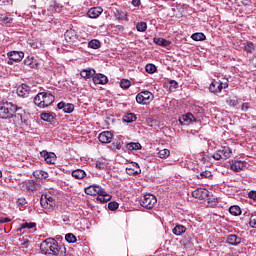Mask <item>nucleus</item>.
I'll return each mask as SVG.
<instances>
[{"instance_id":"64","label":"nucleus","mask_w":256,"mask_h":256,"mask_svg":"<svg viewBox=\"0 0 256 256\" xmlns=\"http://www.w3.org/2000/svg\"><path fill=\"white\" fill-rule=\"evenodd\" d=\"M1 177H3V172H1V170H0V178H1Z\"/></svg>"},{"instance_id":"2","label":"nucleus","mask_w":256,"mask_h":256,"mask_svg":"<svg viewBox=\"0 0 256 256\" xmlns=\"http://www.w3.org/2000/svg\"><path fill=\"white\" fill-rule=\"evenodd\" d=\"M17 105L11 102H4L0 105V119H13Z\"/></svg>"},{"instance_id":"31","label":"nucleus","mask_w":256,"mask_h":256,"mask_svg":"<svg viewBox=\"0 0 256 256\" xmlns=\"http://www.w3.org/2000/svg\"><path fill=\"white\" fill-rule=\"evenodd\" d=\"M33 175L36 179H47L49 177V174L43 170H36Z\"/></svg>"},{"instance_id":"35","label":"nucleus","mask_w":256,"mask_h":256,"mask_svg":"<svg viewBox=\"0 0 256 256\" xmlns=\"http://www.w3.org/2000/svg\"><path fill=\"white\" fill-rule=\"evenodd\" d=\"M191 39H193V41H205L207 37L205 36V34L198 32V33L192 34Z\"/></svg>"},{"instance_id":"10","label":"nucleus","mask_w":256,"mask_h":256,"mask_svg":"<svg viewBox=\"0 0 256 256\" xmlns=\"http://www.w3.org/2000/svg\"><path fill=\"white\" fill-rule=\"evenodd\" d=\"M17 95L18 97H22V99H26V97H29V95H31V87H29L27 84H22L18 86Z\"/></svg>"},{"instance_id":"41","label":"nucleus","mask_w":256,"mask_h":256,"mask_svg":"<svg viewBox=\"0 0 256 256\" xmlns=\"http://www.w3.org/2000/svg\"><path fill=\"white\" fill-rule=\"evenodd\" d=\"M136 29L137 31H139L140 33H144V31H147V22H139L136 25Z\"/></svg>"},{"instance_id":"6","label":"nucleus","mask_w":256,"mask_h":256,"mask_svg":"<svg viewBox=\"0 0 256 256\" xmlns=\"http://www.w3.org/2000/svg\"><path fill=\"white\" fill-rule=\"evenodd\" d=\"M155 99V96L150 91H142L136 95V103L139 105H149L151 101Z\"/></svg>"},{"instance_id":"50","label":"nucleus","mask_w":256,"mask_h":256,"mask_svg":"<svg viewBox=\"0 0 256 256\" xmlns=\"http://www.w3.org/2000/svg\"><path fill=\"white\" fill-rule=\"evenodd\" d=\"M35 227H37V224L33 222H30V223L25 222L21 225V229H35Z\"/></svg>"},{"instance_id":"53","label":"nucleus","mask_w":256,"mask_h":256,"mask_svg":"<svg viewBox=\"0 0 256 256\" xmlns=\"http://www.w3.org/2000/svg\"><path fill=\"white\" fill-rule=\"evenodd\" d=\"M16 203L19 207H24V205H27V200L25 198H19Z\"/></svg>"},{"instance_id":"13","label":"nucleus","mask_w":256,"mask_h":256,"mask_svg":"<svg viewBox=\"0 0 256 256\" xmlns=\"http://www.w3.org/2000/svg\"><path fill=\"white\" fill-rule=\"evenodd\" d=\"M92 81L95 85H107V83H109V78L103 74H95Z\"/></svg>"},{"instance_id":"14","label":"nucleus","mask_w":256,"mask_h":256,"mask_svg":"<svg viewBox=\"0 0 256 256\" xmlns=\"http://www.w3.org/2000/svg\"><path fill=\"white\" fill-rule=\"evenodd\" d=\"M85 193L86 195L95 196V195H99V193H104V192L101 186L90 185L85 189Z\"/></svg>"},{"instance_id":"45","label":"nucleus","mask_w":256,"mask_h":256,"mask_svg":"<svg viewBox=\"0 0 256 256\" xmlns=\"http://www.w3.org/2000/svg\"><path fill=\"white\" fill-rule=\"evenodd\" d=\"M120 87L121 89H129V87H131V81L127 79H122L120 81Z\"/></svg>"},{"instance_id":"40","label":"nucleus","mask_w":256,"mask_h":256,"mask_svg":"<svg viewBox=\"0 0 256 256\" xmlns=\"http://www.w3.org/2000/svg\"><path fill=\"white\" fill-rule=\"evenodd\" d=\"M169 155H171V151H169V149H162L158 152V157L160 159H167Z\"/></svg>"},{"instance_id":"49","label":"nucleus","mask_w":256,"mask_h":256,"mask_svg":"<svg viewBox=\"0 0 256 256\" xmlns=\"http://www.w3.org/2000/svg\"><path fill=\"white\" fill-rule=\"evenodd\" d=\"M108 209L110 211H117V209H119V203L112 201L108 203Z\"/></svg>"},{"instance_id":"23","label":"nucleus","mask_w":256,"mask_h":256,"mask_svg":"<svg viewBox=\"0 0 256 256\" xmlns=\"http://www.w3.org/2000/svg\"><path fill=\"white\" fill-rule=\"evenodd\" d=\"M245 168V163L242 161H236L231 164L230 169L234 171V173H239V171H243Z\"/></svg>"},{"instance_id":"21","label":"nucleus","mask_w":256,"mask_h":256,"mask_svg":"<svg viewBox=\"0 0 256 256\" xmlns=\"http://www.w3.org/2000/svg\"><path fill=\"white\" fill-rule=\"evenodd\" d=\"M186 231H187V228L181 224H176V226L172 229V233L173 235H176V237H181V235Z\"/></svg>"},{"instance_id":"37","label":"nucleus","mask_w":256,"mask_h":256,"mask_svg":"<svg viewBox=\"0 0 256 256\" xmlns=\"http://www.w3.org/2000/svg\"><path fill=\"white\" fill-rule=\"evenodd\" d=\"M25 115V111L22 108L17 107V110L14 113V117H17V119H20L21 123H23L25 120H23V117Z\"/></svg>"},{"instance_id":"52","label":"nucleus","mask_w":256,"mask_h":256,"mask_svg":"<svg viewBox=\"0 0 256 256\" xmlns=\"http://www.w3.org/2000/svg\"><path fill=\"white\" fill-rule=\"evenodd\" d=\"M249 109H251V104H249L248 102H244L241 105V111H243L244 113H247V111H249Z\"/></svg>"},{"instance_id":"60","label":"nucleus","mask_w":256,"mask_h":256,"mask_svg":"<svg viewBox=\"0 0 256 256\" xmlns=\"http://www.w3.org/2000/svg\"><path fill=\"white\" fill-rule=\"evenodd\" d=\"M116 149H121V142H116Z\"/></svg>"},{"instance_id":"27","label":"nucleus","mask_w":256,"mask_h":256,"mask_svg":"<svg viewBox=\"0 0 256 256\" xmlns=\"http://www.w3.org/2000/svg\"><path fill=\"white\" fill-rule=\"evenodd\" d=\"M114 17L118 20V21H129V18L127 17V12L125 11H119L117 10L114 14Z\"/></svg>"},{"instance_id":"61","label":"nucleus","mask_w":256,"mask_h":256,"mask_svg":"<svg viewBox=\"0 0 256 256\" xmlns=\"http://www.w3.org/2000/svg\"><path fill=\"white\" fill-rule=\"evenodd\" d=\"M30 45H31V47H33V49H37V44L36 43H32Z\"/></svg>"},{"instance_id":"19","label":"nucleus","mask_w":256,"mask_h":256,"mask_svg":"<svg viewBox=\"0 0 256 256\" xmlns=\"http://www.w3.org/2000/svg\"><path fill=\"white\" fill-rule=\"evenodd\" d=\"M58 109H62L64 113H73L75 111V105L71 103L60 102L57 105Z\"/></svg>"},{"instance_id":"46","label":"nucleus","mask_w":256,"mask_h":256,"mask_svg":"<svg viewBox=\"0 0 256 256\" xmlns=\"http://www.w3.org/2000/svg\"><path fill=\"white\" fill-rule=\"evenodd\" d=\"M227 105H229V107H237V105H239V101H237V98H228L226 100Z\"/></svg>"},{"instance_id":"22","label":"nucleus","mask_w":256,"mask_h":256,"mask_svg":"<svg viewBox=\"0 0 256 256\" xmlns=\"http://www.w3.org/2000/svg\"><path fill=\"white\" fill-rule=\"evenodd\" d=\"M94 75H95V69H92V68L83 69L80 72V76L82 77V79H91V77H94Z\"/></svg>"},{"instance_id":"12","label":"nucleus","mask_w":256,"mask_h":256,"mask_svg":"<svg viewBox=\"0 0 256 256\" xmlns=\"http://www.w3.org/2000/svg\"><path fill=\"white\" fill-rule=\"evenodd\" d=\"M41 157H43V159L46 161V163H48L49 165H52L53 163H55L57 156L55 155V153L53 152H47L45 150H43L42 152H40Z\"/></svg>"},{"instance_id":"39","label":"nucleus","mask_w":256,"mask_h":256,"mask_svg":"<svg viewBox=\"0 0 256 256\" xmlns=\"http://www.w3.org/2000/svg\"><path fill=\"white\" fill-rule=\"evenodd\" d=\"M244 51H246V53H254L255 44H253V42H247L246 45L244 46Z\"/></svg>"},{"instance_id":"42","label":"nucleus","mask_w":256,"mask_h":256,"mask_svg":"<svg viewBox=\"0 0 256 256\" xmlns=\"http://www.w3.org/2000/svg\"><path fill=\"white\" fill-rule=\"evenodd\" d=\"M249 226L256 229V212H252L249 220Z\"/></svg>"},{"instance_id":"47","label":"nucleus","mask_w":256,"mask_h":256,"mask_svg":"<svg viewBox=\"0 0 256 256\" xmlns=\"http://www.w3.org/2000/svg\"><path fill=\"white\" fill-rule=\"evenodd\" d=\"M41 119H42V121H47L48 123H50V121H53V115H51L49 113H42Z\"/></svg>"},{"instance_id":"18","label":"nucleus","mask_w":256,"mask_h":256,"mask_svg":"<svg viewBox=\"0 0 256 256\" xmlns=\"http://www.w3.org/2000/svg\"><path fill=\"white\" fill-rule=\"evenodd\" d=\"M101 13H103V8L101 7L90 8L87 12V17H89L90 19H97V17H99Z\"/></svg>"},{"instance_id":"63","label":"nucleus","mask_w":256,"mask_h":256,"mask_svg":"<svg viewBox=\"0 0 256 256\" xmlns=\"http://www.w3.org/2000/svg\"><path fill=\"white\" fill-rule=\"evenodd\" d=\"M118 29H121L123 31V26H118Z\"/></svg>"},{"instance_id":"1","label":"nucleus","mask_w":256,"mask_h":256,"mask_svg":"<svg viewBox=\"0 0 256 256\" xmlns=\"http://www.w3.org/2000/svg\"><path fill=\"white\" fill-rule=\"evenodd\" d=\"M55 103V96L49 92H40L34 97V104L40 109H45Z\"/></svg>"},{"instance_id":"34","label":"nucleus","mask_w":256,"mask_h":256,"mask_svg":"<svg viewBox=\"0 0 256 256\" xmlns=\"http://www.w3.org/2000/svg\"><path fill=\"white\" fill-rule=\"evenodd\" d=\"M24 65H26L27 67H35L37 66V63L35 62V58L28 56L27 58L24 59Z\"/></svg>"},{"instance_id":"4","label":"nucleus","mask_w":256,"mask_h":256,"mask_svg":"<svg viewBox=\"0 0 256 256\" xmlns=\"http://www.w3.org/2000/svg\"><path fill=\"white\" fill-rule=\"evenodd\" d=\"M227 87H229V80H213L209 86V91L210 93L217 95V93H221V91H223V89H227Z\"/></svg>"},{"instance_id":"56","label":"nucleus","mask_w":256,"mask_h":256,"mask_svg":"<svg viewBox=\"0 0 256 256\" xmlns=\"http://www.w3.org/2000/svg\"><path fill=\"white\" fill-rule=\"evenodd\" d=\"M248 197H249V199H253V201H256V191L255 190H251L248 193Z\"/></svg>"},{"instance_id":"44","label":"nucleus","mask_w":256,"mask_h":256,"mask_svg":"<svg viewBox=\"0 0 256 256\" xmlns=\"http://www.w3.org/2000/svg\"><path fill=\"white\" fill-rule=\"evenodd\" d=\"M65 240L67 241V243H77V237H75L73 233L66 234Z\"/></svg>"},{"instance_id":"7","label":"nucleus","mask_w":256,"mask_h":256,"mask_svg":"<svg viewBox=\"0 0 256 256\" xmlns=\"http://www.w3.org/2000/svg\"><path fill=\"white\" fill-rule=\"evenodd\" d=\"M140 205L144 207V209H153V207L157 205V197L153 194H145L140 199Z\"/></svg>"},{"instance_id":"30","label":"nucleus","mask_w":256,"mask_h":256,"mask_svg":"<svg viewBox=\"0 0 256 256\" xmlns=\"http://www.w3.org/2000/svg\"><path fill=\"white\" fill-rule=\"evenodd\" d=\"M123 121H125V123H133L137 121V116L135 113H126L123 117Z\"/></svg>"},{"instance_id":"17","label":"nucleus","mask_w":256,"mask_h":256,"mask_svg":"<svg viewBox=\"0 0 256 256\" xmlns=\"http://www.w3.org/2000/svg\"><path fill=\"white\" fill-rule=\"evenodd\" d=\"M226 243H228V245H232L233 247H237V245H241V237L235 234H230L226 238Z\"/></svg>"},{"instance_id":"32","label":"nucleus","mask_w":256,"mask_h":256,"mask_svg":"<svg viewBox=\"0 0 256 256\" xmlns=\"http://www.w3.org/2000/svg\"><path fill=\"white\" fill-rule=\"evenodd\" d=\"M230 215H233L234 217H238V215H241V207L237 205H233L229 208Z\"/></svg>"},{"instance_id":"24","label":"nucleus","mask_w":256,"mask_h":256,"mask_svg":"<svg viewBox=\"0 0 256 256\" xmlns=\"http://www.w3.org/2000/svg\"><path fill=\"white\" fill-rule=\"evenodd\" d=\"M218 152L220 153L222 159H229V157H231L232 155V150L231 148L227 147V146H224L222 147L221 149L218 150Z\"/></svg>"},{"instance_id":"48","label":"nucleus","mask_w":256,"mask_h":256,"mask_svg":"<svg viewBox=\"0 0 256 256\" xmlns=\"http://www.w3.org/2000/svg\"><path fill=\"white\" fill-rule=\"evenodd\" d=\"M209 177H212L211 171L206 170L200 173L198 179H209Z\"/></svg>"},{"instance_id":"62","label":"nucleus","mask_w":256,"mask_h":256,"mask_svg":"<svg viewBox=\"0 0 256 256\" xmlns=\"http://www.w3.org/2000/svg\"><path fill=\"white\" fill-rule=\"evenodd\" d=\"M252 65H254V67H256V58L252 59Z\"/></svg>"},{"instance_id":"5","label":"nucleus","mask_w":256,"mask_h":256,"mask_svg":"<svg viewBox=\"0 0 256 256\" xmlns=\"http://www.w3.org/2000/svg\"><path fill=\"white\" fill-rule=\"evenodd\" d=\"M40 204L46 211H53V209H55L56 201L51 194H43L40 198Z\"/></svg>"},{"instance_id":"43","label":"nucleus","mask_w":256,"mask_h":256,"mask_svg":"<svg viewBox=\"0 0 256 256\" xmlns=\"http://www.w3.org/2000/svg\"><path fill=\"white\" fill-rule=\"evenodd\" d=\"M145 71L146 73L152 75V73H155V71H157V66H155L154 64H147L145 67Z\"/></svg>"},{"instance_id":"16","label":"nucleus","mask_w":256,"mask_h":256,"mask_svg":"<svg viewBox=\"0 0 256 256\" xmlns=\"http://www.w3.org/2000/svg\"><path fill=\"white\" fill-rule=\"evenodd\" d=\"M193 122H195V116H193L191 113L182 115L179 118L180 125H191V123H193Z\"/></svg>"},{"instance_id":"59","label":"nucleus","mask_w":256,"mask_h":256,"mask_svg":"<svg viewBox=\"0 0 256 256\" xmlns=\"http://www.w3.org/2000/svg\"><path fill=\"white\" fill-rule=\"evenodd\" d=\"M22 247H24L25 249H27V247H29V240L24 241V242L22 243Z\"/></svg>"},{"instance_id":"54","label":"nucleus","mask_w":256,"mask_h":256,"mask_svg":"<svg viewBox=\"0 0 256 256\" xmlns=\"http://www.w3.org/2000/svg\"><path fill=\"white\" fill-rule=\"evenodd\" d=\"M2 23H4L5 25L9 24V23H13V18L11 17H3L2 18Z\"/></svg>"},{"instance_id":"8","label":"nucleus","mask_w":256,"mask_h":256,"mask_svg":"<svg viewBox=\"0 0 256 256\" xmlns=\"http://www.w3.org/2000/svg\"><path fill=\"white\" fill-rule=\"evenodd\" d=\"M8 56V65H13L14 63H21L23 61V57H25V53L22 51H11L7 53Z\"/></svg>"},{"instance_id":"11","label":"nucleus","mask_w":256,"mask_h":256,"mask_svg":"<svg viewBox=\"0 0 256 256\" xmlns=\"http://www.w3.org/2000/svg\"><path fill=\"white\" fill-rule=\"evenodd\" d=\"M98 141L102 144L111 143L113 141V134L111 131H104L99 134Z\"/></svg>"},{"instance_id":"20","label":"nucleus","mask_w":256,"mask_h":256,"mask_svg":"<svg viewBox=\"0 0 256 256\" xmlns=\"http://www.w3.org/2000/svg\"><path fill=\"white\" fill-rule=\"evenodd\" d=\"M67 43H73L77 39V32L75 30H67L64 34Z\"/></svg>"},{"instance_id":"9","label":"nucleus","mask_w":256,"mask_h":256,"mask_svg":"<svg viewBox=\"0 0 256 256\" xmlns=\"http://www.w3.org/2000/svg\"><path fill=\"white\" fill-rule=\"evenodd\" d=\"M192 197H194L195 199H199L200 201H203V199H207V197H209V190L204 188H198L192 191Z\"/></svg>"},{"instance_id":"58","label":"nucleus","mask_w":256,"mask_h":256,"mask_svg":"<svg viewBox=\"0 0 256 256\" xmlns=\"http://www.w3.org/2000/svg\"><path fill=\"white\" fill-rule=\"evenodd\" d=\"M132 5L134 7H139V5H141V0H132Z\"/></svg>"},{"instance_id":"57","label":"nucleus","mask_w":256,"mask_h":256,"mask_svg":"<svg viewBox=\"0 0 256 256\" xmlns=\"http://www.w3.org/2000/svg\"><path fill=\"white\" fill-rule=\"evenodd\" d=\"M11 218H7V217H2L0 218V223H10Z\"/></svg>"},{"instance_id":"33","label":"nucleus","mask_w":256,"mask_h":256,"mask_svg":"<svg viewBox=\"0 0 256 256\" xmlns=\"http://www.w3.org/2000/svg\"><path fill=\"white\" fill-rule=\"evenodd\" d=\"M95 167L96 169H99V171H103L107 169V160L102 159V160L96 161Z\"/></svg>"},{"instance_id":"25","label":"nucleus","mask_w":256,"mask_h":256,"mask_svg":"<svg viewBox=\"0 0 256 256\" xmlns=\"http://www.w3.org/2000/svg\"><path fill=\"white\" fill-rule=\"evenodd\" d=\"M97 201H100V203H107V201H111V195L107 194V191L103 189V193L98 194Z\"/></svg>"},{"instance_id":"38","label":"nucleus","mask_w":256,"mask_h":256,"mask_svg":"<svg viewBox=\"0 0 256 256\" xmlns=\"http://www.w3.org/2000/svg\"><path fill=\"white\" fill-rule=\"evenodd\" d=\"M90 49H99L101 47V42L97 39H93L88 43Z\"/></svg>"},{"instance_id":"15","label":"nucleus","mask_w":256,"mask_h":256,"mask_svg":"<svg viewBox=\"0 0 256 256\" xmlns=\"http://www.w3.org/2000/svg\"><path fill=\"white\" fill-rule=\"evenodd\" d=\"M53 241H55V239L53 238H47L46 240H44L41 244H40V251L41 253H43L45 255V253H49V247H53Z\"/></svg>"},{"instance_id":"51","label":"nucleus","mask_w":256,"mask_h":256,"mask_svg":"<svg viewBox=\"0 0 256 256\" xmlns=\"http://www.w3.org/2000/svg\"><path fill=\"white\" fill-rule=\"evenodd\" d=\"M170 91H175V89L179 88V83H177V81L175 80H170Z\"/></svg>"},{"instance_id":"26","label":"nucleus","mask_w":256,"mask_h":256,"mask_svg":"<svg viewBox=\"0 0 256 256\" xmlns=\"http://www.w3.org/2000/svg\"><path fill=\"white\" fill-rule=\"evenodd\" d=\"M153 41L156 45H159V47H169V45H171V41L165 38H154Z\"/></svg>"},{"instance_id":"29","label":"nucleus","mask_w":256,"mask_h":256,"mask_svg":"<svg viewBox=\"0 0 256 256\" xmlns=\"http://www.w3.org/2000/svg\"><path fill=\"white\" fill-rule=\"evenodd\" d=\"M134 168H127L128 175H139L141 173V168H139L138 163L133 164Z\"/></svg>"},{"instance_id":"36","label":"nucleus","mask_w":256,"mask_h":256,"mask_svg":"<svg viewBox=\"0 0 256 256\" xmlns=\"http://www.w3.org/2000/svg\"><path fill=\"white\" fill-rule=\"evenodd\" d=\"M128 151H139V149H141V144L140 143H135V142H132V143H128L126 145Z\"/></svg>"},{"instance_id":"55","label":"nucleus","mask_w":256,"mask_h":256,"mask_svg":"<svg viewBox=\"0 0 256 256\" xmlns=\"http://www.w3.org/2000/svg\"><path fill=\"white\" fill-rule=\"evenodd\" d=\"M212 157L215 159V161H220V159H223L221 153H219V150H217Z\"/></svg>"},{"instance_id":"28","label":"nucleus","mask_w":256,"mask_h":256,"mask_svg":"<svg viewBox=\"0 0 256 256\" xmlns=\"http://www.w3.org/2000/svg\"><path fill=\"white\" fill-rule=\"evenodd\" d=\"M85 175H87V173H85V170L83 169H76L72 171V177H74V179H84Z\"/></svg>"},{"instance_id":"3","label":"nucleus","mask_w":256,"mask_h":256,"mask_svg":"<svg viewBox=\"0 0 256 256\" xmlns=\"http://www.w3.org/2000/svg\"><path fill=\"white\" fill-rule=\"evenodd\" d=\"M44 255L66 256L67 248H65V245H59L57 241L54 240L52 246L48 248V252H45Z\"/></svg>"}]
</instances>
